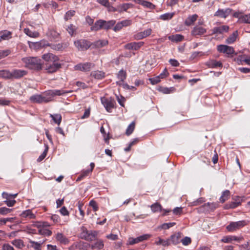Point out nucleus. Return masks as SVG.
<instances>
[{"label":"nucleus","mask_w":250,"mask_h":250,"mask_svg":"<svg viewBox=\"0 0 250 250\" xmlns=\"http://www.w3.org/2000/svg\"><path fill=\"white\" fill-rule=\"evenodd\" d=\"M248 223V221L247 220L231 222L227 226L226 229L229 231L233 232L246 226Z\"/></svg>","instance_id":"7ed1b4c3"},{"label":"nucleus","mask_w":250,"mask_h":250,"mask_svg":"<svg viewBox=\"0 0 250 250\" xmlns=\"http://www.w3.org/2000/svg\"><path fill=\"white\" fill-rule=\"evenodd\" d=\"M24 32L29 37L32 38H37L39 36V33L36 31H32L29 28H25Z\"/></svg>","instance_id":"f704fd0d"},{"label":"nucleus","mask_w":250,"mask_h":250,"mask_svg":"<svg viewBox=\"0 0 250 250\" xmlns=\"http://www.w3.org/2000/svg\"><path fill=\"white\" fill-rule=\"evenodd\" d=\"M103 22V20H99L95 22L94 24L91 26V30L96 31L101 29H104Z\"/></svg>","instance_id":"393cba45"},{"label":"nucleus","mask_w":250,"mask_h":250,"mask_svg":"<svg viewBox=\"0 0 250 250\" xmlns=\"http://www.w3.org/2000/svg\"><path fill=\"white\" fill-rule=\"evenodd\" d=\"M91 76L96 79H102L105 76V73L101 71H94L91 73Z\"/></svg>","instance_id":"c756f323"},{"label":"nucleus","mask_w":250,"mask_h":250,"mask_svg":"<svg viewBox=\"0 0 250 250\" xmlns=\"http://www.w3.org/2000/svg\"><path fill=\"white\" fill-rule=\"evenodd\" d=\"M42 59L48 62H58L60 60L58 56L50 53L43 54L42 56Z\"/></svg>","instance_id":"dca6fc26"},{"label":"nucleus","mask_w":250,"mask_h":250,"mask_svg":"<svg viewBox=\"0 0 250 250\" xmlns=\"http://www.w3.org/2000/svg\"><path fill=\"white\" fill-rule=\"evenodd\" d=\"M27 72L21 69H13L11 71V79H19L26 75Z\"/></svg>","instance_id":"9b49d317"},{"label":"nucleus","mask_w":250,"mask_h":250,"mask_svg":"<svg viewBox=\"0 0 250 250\" xmlns=\"http://www.w3.org/2000/svg\"><path fill=\"white\" fill-rule=\"evenodd\" d=\"M29 47L34 50H39L43 48H46L49 45V42L45 40H42L37 42H28Z\"/></svg>","instance_id":"20e7f679"},{"label":"nucleus","mask_w":250,"mask_h":250,"mask_svg":"<svg viewBox=\"0 0 250 250\" xmlns=\"http://www.w3.org/2000/svg\"><path fill=\"white\" fill-rule=\"evenodd\" d=\"M175 89L173 87H170L169 88L164 87L161 90V91L164 94H169L174 92Z\"/></svg>","instance_id":"3c124183"},{"label":"nucleus","mask_w":250,"mask_h":250,"mask_svg":"<svg viewBox=\"0 0 250 250\" xmlns=\"http://www.w3.org/2000/svg\"><path fill=\"white\" fill-rule=\"evenodd\" d=\"M52 64L46 66V70L49 73H53L62 67V64L58 62H52Z\"/></svg>","instance_id":"4468645a"},{"label":"nucleus","mask_w":250,"mask_h":250,"mask_svg":"<svg viewBox=\"0 0 250 250\" xmlns=\"http://www.w3.org/2000/svg\"><path fill=\"white\" fill-rule=\"evenodd\" d=\"M151 235L150 234H145L138 236L135 238L130 237L128 238L127 244L133 245L139 242H143L145 240H146L151 237Z\"/></svg>","instance_id":"6e6552de"},{"label":"nucleus","mask_w":250,"mask_h":250,"mask_svg":"<svg viewBox=\"0 0 250 250\" xmlns=\"http://www.w3.org/2000/svg\"><path fill=\"white\" fill-rule=\"evenodd\" d=\"M81 237L86 241H93L96 240L98 233L97 231L88 230L84 227L81 228Z\"/></svg>","instance_id":"f03ea898"},{"label":"nucleus","mask_w":250,"mask_h":250,"mask_svg":"<svg viewBox=\"0 0 250 250\" xmlns=\"http://www.w3.org/2000/svg\"><path fill=\"white\" fill-rule=\"evenodd\" d=\"M158 241L155 242L157 245H162L163 246H167L170 245L169 239L164 240L160 237L158 238Z\"/></svg>","instance_id":"4c0bfd02"},{"label":"nucleus","mask_w":250,"mask_h":250,"mask_svg":"<svg viewBox=\"0 0 250 250\" xmlns=\"http://www.w3.org/2000/svg\"><path fill=\"white\" fill-rule=\"evenodd\" d=\"M173 13H167L161 15L160 16V19L166 21L170 20L173 16Z\"/></svg>","instance_id":"49530a36"},{"label":"nucleus","mask_w":250,"mask_h":250,"mask_svg":"<svg viewBox=\"0 0 250 250\" xmlns=\"http://www.w3.org/2000/svg\"><path fill=\"white\" fill-rule=\"evenodd\" d=\"M197 18L198 15L197 14L189 16L185 21V24L187 26L192 25L197 20Z\"/></svg>","instance_id":"cd10ccee"},{"label":"nucleus","mask_w":250,"mask_h":250,"mask_svg":"<svg viewBox=\"0 0 250 250\" xmlns=\"http://www.w3.org/2000/svg\"><path fill=\"white\" fill-rule=\"evenodd\" d=\"M76 27L75 26L71 24L70 25H69L66 28V30H67V31L68 32V33H69V34L71 36H73L74 33H75V32L76 31Z\"/></svg>","instance_id":"8fccbe9b"},{"label":"nucleus","mask_w":250,"mask_h":250,"mask_svg":"<svg viewBox=\"0 0 250 250\" xmlns=\"http://www.w3.org/2000/svg\"><path fill=\"white\" fill-rule=\"evenodd\" d=\"M136 3L142 5L145 7L148 8L150 9H153L155 8V5L150 2L144 0H134Z\"/></svg>","instance_id":"4be33fe9"},{"label":"nucleus","mask_w":250,"mask_h":250,"mask_svg":"<svg viewBox=\"0 0 250 250\" xmlns=\"http://www.w3.org/2000/svg\"><path fill=\"white\" fill-rule=\"evenodd\" d=\"M11 209L7 208L6 207H2L0 208V214L2 215H5L11 211Z\"/></svg>","instance_id":"0e129e2a"},{"label":"nucleus","mask_w":250,"mask_h":250,"mask_svg":"<svg viewBox=\"0 0 250 250\" xmlns=\"http://www.w3.org/2000/svg\"><path fill=\"white\" fill-rule=\"evenodd\" d=\"M67 93H68V91H64L63 90L54 89V90H51L48 91L47 92V94L48 97L51 98V101L52 100V98L54 96H56V95L61 96V95H62L64 94Z\"/></svg>","instance_id":"f3484780"},{"label":"nucleus","mask_w":250,"mask_h":250,"mask_svg":"<svg viewBox=\"0 0 250 250\" xmlns=\"http://www.w3.org/2000/svg\"><path fill=\"white\" fill-rule=\"evenodd\" d=\"M206 65L209 68H216L218 67H222V63L220 61H217L215 60H210L206 62Z\"/></svg>","instance_id":"aec40b11"},{"label":"nucleus","mask_w":250,"mask_h":250,"mask_svg":"<svg viewBox=\"0 0 250 250\" xmlns=\"http://www.w3.org/2000/svg\"><path fill=\"white\" fill-rule=\"evenodd\" d=\"M221 241L222 242L226 243H231L232 241L231 235H228V236H224L222 238Z\"/></svg>","instance_id":"69168bd1"},{"label":"nucleus","mask_w":250,"mask_h":250,"mask_svg":"<svg viewBox=\"0 0 250 250\" xmlns=\"http://www.w3.org/2000/svg\"><path fill=\"white\" fill-rule=\"evenodd\" d=\"M108 43V41L106 40H98L94 42L93 45L96 48L103 47Z\"/></svg>","instance_id":"ea45409f"},{"label":"nucleus","mask_w":250,"mask_h":250,"mask_svg":"<svg viewBox=\"0 0 250 250\" xmlns=\"http://www.w3.org/2000/svg\"><path fill=\"white\" fill-rule=\"evenodd\" d=\"M22 217H29L30 219H34L36 216L32 213L31 210L27 209L23 211L21 214Z\"/></svg>","instance_id":"c9c22d12"},{"label":"nucleus","mask_w":250,"mask_h":250,"mask_svg":"<svg viewBox=\"0 0 250 250\" xmlns=\"http://www.w3.org/2000/svg\"><path fill=\"white\" fill-rule=\"evenodd\" d=\"M238 35L237 31H236L234 32L227 40L226 42L228 44H231L234 42L237 38Z\"/></svg>","instance_id":"a19ab883"},{"label":"nucleus","mask_w":250,"mask_h":250,"mask_svg":"<svg viewBox=\"0 0 250 250\" xmlns=\"http://www.w3.org/2000/svg\"><path fill=\"white\" fill-rule=\"evenodd\" d=\"M150 208L153 212H156L162 210V207L158 203H155L151 205Z\"/></svg>","instance_id":"58836bf2"},{"label":"nucleus","mask_w":250,"mask_h":250,"mask_svg":"<svg viewBox=\"0 0 250 250\" xmlns=\"http://www.w3.org/2000/svg\"><path fill=\"white\" fill-rule=\"evenodd\" d=\"M56 239L61 242L65 243L67 241L66 238L61 233L57 234Z\"/></svg>","instance_id":"13d9d810"},{"label":"nucleus","mask_w":250,"mask_h":250,"mask_svg":"<svg viewBox=\"0 0 250 250\" xmlns=\"http://www.w3.org/2000/svg\"><path fill=\"white\" fill-rule=\"evenodd\" d=\"M230 196V191L229 190H226L222 192L221 196L219 198L220 202L223 203L227 200Z\"/></svg>","instance_id":"72a5a7b5"},{"label":"nucleus","mask_w":250,"mask_h":250,"mask_svg":"<svg viewBox=\"0 0 250 250\" xmlns=\"http://www.w3.org/2000/svg\"><path fill=\"white\" fill-rule=\"evenodd\" d=\"M96 1L105 7L109 4L108 0H96Z\"/></svg>","instance_id":"774afa93"},{"label":"nucleus","mask_w":250,"mask_h":250,"mask_svg":"<svg viewBox=\"0 0 250 250\" xmlns=\"http://www.w3.org/2000/svg\"><path fill=\"white\" fill-rule=\"evenodd\" d=\"M204 201H205V200L203 198H202V197L199 198L198 199H197L196 201H193L191 203V205L193 206H198V205L201 204L202 203H203Z\"/></svg>","instance_id":"e2e57ef3"},{"label":"nucleus","mask_w":250,"mask_h":250,"mask_svg":"<svg viewBox=\"0 0 250 250\" xmlns=\"http://www.w3.org/2000/svg\"><path fill=\"white\" fill-rule=\"evenodd\" d=\"M218 207V204L216 203H207L201 206L199 208V210L203 212H208L213 211Z\"/></svg>","instance_id":"1a4fd4ad"},{"label":"nucleus","mask_w":250,"mask_h":250,"mask_svg":"<svg viewBox=\"0 0 250 250\" xmlns=\"http://www.w3.org/2000/svg\"><path fill=\"white\" fill-rule=\"evenodd\" d=\"M168 39L172 42H179L184 39V36L180 34H175L169 36Z\"/></svg>","instance_id":"e433bc0d"},{"label":"nucleus","mask_w":250,"mask_h":250,"mask_svg":"<svg viewBox=\"0 0 250 250\" xmlns=\"http://www.w3.org/2000/svg\"><path fill=\"white\" fill-rule=\"evenodd\" d=\"M11 53V50L9 49H5V50H0V59L2 58H4Z\"/></svg>","instance_id":"09e8293b"},{"label":"nucleus","mask_w":250,"mask_h":250,"mask_svg":"<svg viewBox=\"0 0 250 250\" xmlns=\"http://www.w3.org/2000/svg\"><path fill=\"white\" fill-rule=\"evenodd\" d=\"M94 64L91 62L80 63L74 66L76 70H79L83 72L89 71L93 67Z\"/></svg>","instance_id":"0eeeda50"},{"label":"nucleus","mask_w":250,"mask_h":250,"mask_svg":"<svg viewBox=\"0 0 250 250\" xmlns=\"http://www.w3.org/2000/svg\"><path fill=\"white\" fill-rule=\"evenodd\" d=\"M206 29L203 27L195 26L193 28L191 32V34L192 36L196 37L197 36H202L206 33Z\"/></svg>","instance_id":"2eb2a0df"},{"label":"nucleus","mask_w":250,"mask_h":250,"mask_svg":"<svg viewBox=\"0 0 250 250\" xmlns=\"http://www.w3.org/2000/svg\"><path fill=\"white\" fill-rule=\"evenodd\" d=\"M89 173V170H83L82 172L80 175L77 178L76 181H80L82 180L84 177L88 175Z\"/></svg>","instance_id":"4d7b16f0"},{"label":"nucleus","mask_w":250,"mask_h":250,"mask_svg":"<svg viewBox=\"0 0 250 250\" xmlns=\"http://www.w3.org/2000/svg\"><path fill=\"white\" fill-rule=\"evenodd\" d=\"M75 13V11L74 10H69L67 11L64 15V20L65 21H68V20L70 19L71 17L74 16Z\"/></svg>","instance_id":"864d4df0"},{"label":"nucleus","mask_w":250,"mask_h":250,"mask_svg":"<svg viewBox=\"0 0 250 250\" xmlns=\"http://www.w3.org/2000/svg\"><path fill=\"white\" fill-rule=\"evenodd\" d=\"M96 241L91 245V248L92 249H97V250H101L104 247V241L101 239H96Z\"/></svg>","instance_id":"a878e982"},{"label":"nucleus","mask_w":250,"mask_h":250,"mask_svg":"<svg viewBox=\"0 0 250 250\" xmlns=\"http://www.w3.org/2000/svg\"><path fill=\"white\" fill-rule=\"evenodd\" d=\"M0 77L5 79H11V71L5 69L0 70Z\"/></svg>","instance_id":"7c9ffc66"},{"label":"nucleus","mask_w":250,"mask_h":250,"mask_svg":"<svg viewBox=\"0 0 250 250\" xmlns=\"http://www.w3.org/2000/svg\"><path fill=\"white\" fill-rule=\"evenodd\" d=\"M152 30L150 28H148L144 31L138 32L134 35V39L136 40H142L147 36L151 35Z\"/></svg>","instance_id":"ddd939ff"},{"label":"nucleus","mask_w":250,"mask_h":250,"mask_svg":"<svg viewBox=\"0 0 250 250\" xmlns=\"http://www.w3.org/2000/svg\"><path fill=\"white\" fill-rule=\"evenodd\" d=\"M118 78L119 80L124 81L126 79V73L123 70H121L118 74Z\"/></svg>","instance_id":"bf43d9fd"},{"label":"nucleus","mask_w":250,"mask_h":250,"mask_svg":"<svg viewBox=\"0 0 250 250\" xmlns=\"http://www.w3.org/2000/svg\"><path fill=\"white\" fill-rule=\"evenodd\" d=\"M234 199V201H232L229 203L227 204L224 206V208L226 209H229L230 208H235L239 206L241 204L242 199L239 196H236Z\"/></svg>","instance_id":"9d476101"},{"label":"nucleus","mask_w":250,"mask_h":250,"mask_svg":"<svg viewBox=\"0 0 250 250\" xmlns=\"http://www.w3.org/2000/svg\"><path fill=\"white\" fill-rule=\"evenodd\" d=\"M29 99L32 103L38 104L48 103L51 101V98L48 97L47 94L45 96L40 94H35L31 96Z\"/></svg>","instance_id":"39448f33"},{"label":"nucleus","mask_w":250,"mask_h":250,"mask_svg":"<svg viewBox=\"0 0 250 250\" xmlns=\"http://www.w3.org/2000/svg\"><path fill=\"white\" fill-rule=\"evenodd\" d=\"M12 244L19 249H21L24 246L23 241L21 239H15L12 241Z\"/></svg>","instance_id":"a18cd8bd"},{"label":"nucleus","mask_w":250,"mask_h":250,"mask_svg":"<svg viewBox=\"0 0 250 250\" xmlns=\"http://www.w3.org/2000/svg\"><path fill=\"white\" fill-rule=\"evenodd\" d=\"M232 9L229 8L226 9H219L214 14V16L226 18L231 13Z\"/></svg>","instance_id":"f8f14e48"},{"label":"nucleus","mask_w":250,"mask_h":250,"mask_svg":"<svg viewBox=\"0 0 250 250\" xmlns=\"http://www.w3.org/2000/svg\"><path fill=\"white\" fill-rule=\"evenodd\" d=\"M76 84L79 87L82 88L83 89L88 88V85L86 84L85 83L82 82L78 81L76 82Z\"/></svg>","instance_id":"338daca9"},{"label":"nucleus","mask_w":250,"mask_h":250,"mask_svg":"<svg viewBox=\"0 0 250 250\" xmlns=\"http://www.w3.org/2000/svg\"><path fill=\"white\" fill-rule=\"evenodd\" d=\"M135 128V123L134 122H132L128 126L125 133L127 136L130 135L134 131Z\"/></svg>","instance_id":"de8ad7c7"},{"label":"nucleus","mask_w":250,"mask_h":250,"mask_svg":"<svg viewBox=\"0 0 250 250\" xmlns=\"http://www.w3.org/2000/svg\"><path fill=\"white\" fill-rule=\"evenodd\" d=\"M50 117L52 118L53 121L57 125H60L62 121V116L60 114H50Z\"/></svg>","instance_id":"79ce46f5"},{"label":"nucleus","mask_w":250,"mask_h":250,"mask_svg":"<svg viewBox=\"0 0 250 250\" xmlns=\"http://www.w3.org/2000/svg\"><path fill=\"white\" fill-rule=\"evenodd\" d=\"M74 44L79 50L81 51L88 49L91 45L89 42L84 39L75 41Z\"/></svg>","instance_id":"423d86ee"},{"label":"nucleus","mask_w":250,"mask_h":250,"mask_svg":"<svg viewBox=\"0 0 250 250\" xmlns=\"http://www.w3.org/2000/svg\"><path fill=\"white\" fill-rule=\"evenodd\" d=\"M144 42H133L127 43L125 45V48L127 49L138 50L144 45Z\"/></svg>","instance_id":"a211bd4d"},{"label":"nucleus","mask_w":250,"mask_h":250,"mask_svg":"<svg viewBox=\"0 0 250 250\" xmlns=\"http://www.w3.org/2000/svg\"><path fill=\"white\" fill-rule=\"evenodd\" d=\"M229 27L228 25H222L218 27H215L212 29L213 34H223L229 31Z\"/></svg>","instance_id":"412c9836"},{"label":"nucleus","mask_w":250,"mask_h":250,"mask_svg":"<svg viewBox=\"0 0 250 250\" xmlns=\"http://www.w3.org/2000/svg\"><path fill=\"white\" fill-rule=\"evenodd\" d=\"M239 22L246 23H250V14L242 15L241 17H240Z\"/></svg>","instance_id":"c03bdc74"},{"label":"nucleus","mask_w":250,"mask_h":250,"mask_svg":"<svg viewBox=\"0 0 250 250\" xmlns=\"http://www.w3.org/2000/svg\"><path fill=\"white\" fill-rule=\"evenodd\" d=\"M39 233L42 235L50 236L52 234V231L48 229L42 228L39 230Z\"/></svg>","instance_id":"603ef678"},{"label":"nucleus","mask_w":250,"mask_h":250,"mask_svg":"<svg viewBox=\"0 0 250 250\" xmlns=\"http://www.w3.org/2000/svg\"><path fill=\"white\" fill-rule=\"evenodd\" d=\"M181 242L184 246H188L191 243V240L190 237L186 236L181 239Z\"/></svg>","instance_id":"6e6d98bb"},{"label":"nucleus","mask_w":250,"mask_h":250,"mask_svg":"<svg viewBox=\"0 0 250 250\" xmlns=\"http://www.w3.org/2000/svg\"><path fill=\"white\" fill-rule=\"evenodd\" d=\"M133 7L131 3H123L118 6V12L122 13L123 11H126L127 9Z\"/></svg>","instance_id":"c85d7f7f"},{"label":"nucleus","mask_w":250,"mask_h":250,"mask_svg":"<svg viewBox=\"0 0 250 250\" xmlns=\"http://www.w3.org/2000/svg\"><path fill=\"white\" fill-rule=\"evenodd\" d=\"M175 224L176 223L174 222L164 223L161 226L160 228L162 229H166L174 226Z\"/></svg>","instance_id":"052dcab7"},{"label":"nucleus","mask_w":250,"mask_h":250,"mask_svg":"<svg viewBox=\"0 0 250 250\" xmlns=\"http://www.w3.org/2000/svg\"><path fill=\"white\" fill-rule=\"evenodd\" d=\"M181 233L177 232L171 235L169 239L170 244L172 243L174 245L178 244L181 241Z\"/></svg>","instance_id":"5701e85b"},{"label":"nucleus","mask_w":250,"mask_h":250,"mask_svg":"<svg viewBox=\"0 0 250 250\" xmlns=\"http://www.w3.org/2000/svg\"><path fill=\"white\" fill-rule=\"evenodd\" d=\"M48 46H49L53 50L56 51H62L65 47L63 46V44L62 43H50L49 42V45Z\"/></svg>","instance_id":"bb28decb"},{"label":"nucleus","mask_w":250,"mask_h":250,"mask_svg":"<svg viewBox=\"0 0 250 250\" xmlns=\"http://www.w3.org/2000/svg\"><path fill=\"white\" fill-rule=\"evenodd\" d=\"M160 79H161L158 76L154 78H149L148 80L152 84L154 85L159 83L161 81Z\"/></svg>","instance_id":"680f3d73"},{"label":"nucleus","mask_w":250,"mask_h":250,"mask_svg":"<svg viewBox=\"0 0 250 250\" xmlns=\"http://www.w3.org/2000/svg\"><path fill=\"white\" fill-rule=\"evenodd\" d=\"M28 242V248H33L34 250H42L41 245L43 243V242H38L32 240H29Z\"/></svg>","instance_id":"b1692460"},{"label":"nucleus","mask_w":250,"mask_h":250,"mask_svg":"<svg viewBox=\"0 0 250 250\" xmlns=\"http://www.w3.org/2000/svg\"><path fill=\"white\" fill-rule=\"evenodd\" d=\"M116 21L115 20H110L108 21L104 20V29L108 30L109 29L111 28L114 25Z\"/></svg>","instance_id":"473e14b6"},{"label":"nucleus","mask_w":250,"mask_h":250,"mask_svg":"<svg viewBox=\"0 0 250 250\" xmlns=\"http://www.w3.org/2000/svg\"><path fill=\"white\" fill-rule=\"evenodd\" d=\"M47 34L48 36L51 37L54 40L58 39L60 36L59 33L54 29L49 30Z\"/></svg>","instance_id":"37998d69"},{"label":"nucleus","mask_w":250,"mask_h":250,"mask_svg":"<svg viewBox=\"0 0 250 250\" xmlns=\"http://www.w3.org/2000/svg\"><path fill=\"white\" fill-rule=\"evenodd\" d=\"M21 61L25 63V67L29 69L39 70L42 68L43 62L38 57H24L22 58Z\"/></svg>","instance_id":"f257e3e1"},{"label":"nucleus","mask_w":250,"mask_h":250,"mask_svg":"<svg viewBox=\"0 0 250 250\" xmlns=\"http://www.w3.org/2000/svg\"><path fill=\"white\" fill-rule=\"evenodd\" d=\"M103 104L107 111L111 112L112 108L114 107L115 102L111 99H106L105 101L103 102Z\"/></svg>","instance_id":"6ab92c4d"},{"label":"nucleus","mask_w":250,"mask_h":250,"mask_svg":"<svg viewBox=\"0 0 250 250\" xmlns=\"http://www.w3.org/2000/svg\"><path fill=\"white\" fill-rule=\"evenodd\" d=\"M11 32L7 30L0 33V41L2 40H8L12 38Z\"/></svg>","instance_id":"2f4dec72"},{"label":"nucleus","mask_w":250,"mask_h":250,"mask_svg":"<svg viewBox=\"0 0 250 250\" xmlns=\"http://www.w3.org/2000/svg\"><path fill=\"white\" fill-rule=\"evenodd\" d=\"M229 46L227 45L220 44L217 47V49L220 53H225Z\"/></svg>","instance_id":"5fc2aeb1"}]
</instances>
